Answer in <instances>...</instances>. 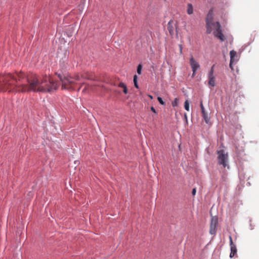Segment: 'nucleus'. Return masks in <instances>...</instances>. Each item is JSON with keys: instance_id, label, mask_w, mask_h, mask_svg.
Returning <instances> with one entry per match:
<instances>
[{"instance_id": "nucleus-1", "label": "nucleus", "mask_w": 259, "mask_h": 259, "mask_svg": "<svg viewBox=\"0 0 259 259\" xmlns=\"http://www.w3.org/2000/svg\"><path fill=\"white\" fill-rule=\"evenodd\" d=\"M3 83L1 91L8 89L18 92H50L56 90L58 85L50 76L34 75L26 77L22 72L12 74L10 73L3 76Z\"/></svg>"}, {"instance_id": "nucleus-2", "label": "nucleus", "mask_w": 259, "mask_h": 259, "mask_svg": "<svg viewBox=\"0 0 259 259\" xmlns=\"http://www.w3.org/2000/svg\"><path fill=\"white\" fill-rule=\"evenodd\" d=\"M56 74L61 82L62 89L64 90H74V85L76 84V81H79L81 79L95 80L93 75L88 72H82L80 74L76 73L73 76H71L69 74L60 73H57Z\"/></svg>"}, {"instance_id": "nucleus-3", "label": "nucleus", "mask_w": 259, "mask_h": 259, "mask_svg": "<svg viewBox=\"0 0 259 259\" xmlns=\"http://www.w3.org/2000/svg\"><path fill=\"white\" fill-rule=\"evenodd\" d=\"M205 22L206 33L210 34L213 30V34L215 37L221 41H224L225 37L222 33L221 24L218 21H214L212 10H209L207 14Z\"/></svg>"}, {"instance_id": "nucleus-4", "label": "nucleus", "mask_w": 259, "mask_h": 259, "mask_svg": "<svg viewBox=\"0 0 259 259\" xmlns=\"http://www.w3.org/2000/svg\"><path fill=\"white\" fill-rule=\"evenodd\" d=\"M218 163L220 165H222L224 168L229 166L228 162V155L225 152V150L222 149L217 152Z\"/></svg>"}, {"instance_id": "nucleus-5", "label": "nucleus", "mask_w": 259, "mask_h": 259, "mask_svg": "<svg viewBox=\"0 0 259 259\" xmlns=\"http://www.w3.org/2000/svg\"><path fill=\"white\" fill-rule=\"evenodd\" d=\"M218 224V219L217 216L211 217V222L210 225L209 232L211 234L214 235L215 234L217 229V225Z\"/></svg>"}, {"instance_id": "nucleus-6", "label": "nucleus", "mask_w": 259, "mask_h": 259, "mask_svg": "<svg viewBox=\"0 0 259 259\" xmlns=\"http://www.w3.org/2000/svg\"><path fill=\"white\" fill-rule=\"evenodd\" d=\"M190 64L193 71L192 76L193 77L196 75L197 70L200 68V65L199 63L195 60L193 56H191L190 59Z\"/></svg>"}, {"instance_id": "nucleus-7", "label": "nucleus", "mask_w": 259, "mask_h": 259, "mask_svg": "<svg viewBox=\"0 0 259 259\" xmlns=\"http://www.w3.org/2000/svg\"><path fill=\"white\" fill-rule=\"evenodd\" d=\"M230 62L229 66L230 68L233 70L234 69L233 64L234 63H236L237 61V56L236 52L234 50L231 51L230 52Z\"/></svg>"}, {"instance_id": "nucleus-8", "label": "nucleus", "mask_w": 259, "mask_h": 259, "mask_svg": "<svg viewBox=\"0 0 259 259\" xmlns=\"http://www.w3.org/2000/svg\"><path fill=\"white\" fill-rule=\"evenodd\" d=\"M230 245L231 246V252L230 254V257L232 258L237 253V248L236 245L233 243L232 237L229 236Z\"/></svg>"}, {"instance_id": "nucleus-9", "label": "nucleus", "mask_w": 259, "mask_h": 259, "mask_svg": "<svg viewBox=\"0 0 259 259\" xmlns=\"http://www.w3.org/2000/svg\"><path fill=\"white\" fill-rule=\"evenodd\" d=\"M200 108L202 114V116L205 122L207 124L209 123L210 122V118L205 111L204 107L202 103V101H201L200 102Z\"/></svg>"}, {"instance_id": "nucleus-10", "label": "nucleus", "mask_w": 259, "mask_h": 259, "mask_svg": "<svg viewBox=\"0 0 259 259\" xmlns=\"http://www.w3.org/2000/svg\"><path fill=\"white\" fill-rule=\"evenodd\" d=\"M208 84L209 87H214L216 84L215 77L214 74L208 75Z\"/></svg>"}, {"instance_id": "nucleus-11", "label": "nucleus", "mask_w": 259, "mask_h": 259, "mask_svg": "<svg viewBox=\"0 0 259 259\" xmlns=\"http://www.w3.org/2000/svg\"><path fill=\"white\" fill-rule=\"evenodd\" d=\"M172 24L173 21L172 20H170L167 24V29L170 35H173L174 34V28Z\"/></svg>"}, {"instance_id": "nucleus-12", "label": "nucleus", "mask_w": 259, "mask_h": 259, "mask_svg": "<svg viewBox=\"0 0 259 259\" xmlns=\"http://www.w3.org/2000/svg\"><path fill=\"white\" fill-rule=\"evenodd\" d=\"M118 87L123 89V92L124 94H126L128 93L126 85L123 82H120L118 85Z\"/></svg>"}, {"instance_id": "nucleus-13", "label": "nucleus", "mask_w": 259, "mask_h": 259, "mask_svg": "<svg viewBox=\"0 0 259 259\" xmlns=\"http://www.w3.org/2000/svg\"><path fill=\"white\" fill-rule=\"evenodd\" d=\"M187 12L189 15H191L193 13V8L192 4H188L187 5Z\"/></svg>"}, {"instance_id": "nucleus-14", "label": "nucleus", "mask_w": 259, "mask_h": 259, "mask_svg": "<svg viewBox=\"0 0 259 259\" xmlns=\"http://www.w3.org/2000/svg\"><path fill=\"white\" fill-rule=\"evenodd\" d=\"M91 90H92V85H90L89 84L86 83L84 89L82 90V92H85Z\"/></svg>"}, {"instance_id": "nucleus-15", "label": "nucleus", "mask_w": 259, "mask_h": 259, "mask_svg": "<svg viewBox=\"0 0 259 259\" xmlns=\"http://www.w3.org/2000/svg\"><path fill=\"white\" fill-rule=\"evenodd\" d=\"M184 108L186 110L189 111L190 110V104L188 100H186L184 103Z\"/></svg>"}, {"instance_id": "nucleus-16", "label": "nucleus", "mask_w": 259, "mask_h": 259, "mask_svg": "<svg viewBox=\"0 0 259 259\" xmlns=\"http://www.w3.org/2000/svg\"><path fill=\"white\" fill-rule=\"evenodd\" d=\"M134 82L135 87L136 88L138 89L139 88V86H138V84L137 76V75H135L134 76Z\"/></svg>"}, {"instance_id": "nucleus-17", "label": "nucleus", "mask_w": 259, "mask_h": 259, "mask_svg": "<svg viewBox=\"0 0 259 259\" xmlns=\"http://www.w3.org/2000/svg\"><path fill=\"white\" fill-rule=\"evenodd\" d=\"M179 103V99L176 98L175 99L174 101L172 102V106L173 107H176L178 106Z\"/></svg>"}, {"instance_id": "nucleus-18", "label": "nucleus", "mask_w": 259, "mask_h": 259, "mask_svg": "<svg viewBox=\"0 0 259 259\" xmlns=\"http://www.w3.org/2000/svg\"><path fill=\"white\" fill-rule=\"evenodd\" d=\"M142 69V65L141 64H139L138 67H137V73L139 74H141Z\"/></svg>"}, {"instance_id": "nucleus-19", "label": "nucleus", "mask_w": 259, "mask_h": 259, "mask_svg": "<svg viewBox=\"0 0 259 259\" xmlns=\"http://www.w3.org/2000/svg\"><path fill=\"white\" fill-rule=\"evenodd\" d=\"M157 100L161 105H164L165 104V102L163 101L161 97H158L157 98Z\"/></svg>"}, {"instance_id": "nucleus-20", "label": "nucleus", "mask_w": 259, "mask_h": 259, "mask_svg": "<svg viewBox=\"0 0 259 259\" xmlns=\"http://www.w3.org/2000/svg\"><path fill=\"white\" fill-rule=\"evenodd\" d=\"M214 65H212V66L211 67L209 73H208V74H214Z\"/></svg>"}, {"instance_id": "nucleus-21", "label": "nucleus", "mask_w": 259, "mask_h": 259, "mask_svg": "<svg viewBox=\"0 0 259 259\" xmlns=\"http://www.w3.org/2000/svg\"><path fill=\"white\" fill-rule=\"evenodd\" d=\"M196 193V188H193L192 190V194L193 196L195 195Z\"/></svg>"}, {"instance_id": "nucleus-22", "label": "nucleus", "mask_w": 259, "mask_h": 259, "mask_svg": "<svg viewBox=\"0 0 259 259\" xmlns=\"http://www.w3.org/2000/svg\"><path fill=\"white\" fill-rule=\"evenodd\" d=\"M151 111H152L154 113H156V111L155 109H154V108L153 107H151Z\"/></svg>"}, {"instance_id": "nucleus-23", "label": "nucleus", "mask_w": 259, "mask_h": 259, "mask_svg": "<svg viewBox=\"0 0 259 259\" xmlns=\"http://www.w3.org/2000/svg\"><path fill=\"white\" fill-rule=\"evenodd\" d=\"M85 84L86 83H85L84 82H82V83H80V87H79V88L78 89V90H79L80 89V88L82 87V85H85Z\"/></svg>"}, {"instance_id": "nucleus-24", "label": "nucleus", "mask_w": 259, "mask_h": 259, "mask_svg": "<svg viewBox=\"0 0 259 259\" xmlns=\"http://www.w3.org/2000/svg\"><path fill=\"white\" fill-rule=\"evenodd\" d=\"M179 47H180V54H182V50H183L182 46L181 45H180Z\"/></svg>"}, {"instance_id": "nucleus-25", "label": "nucleus", "mask_w": 259, "mask_h": 259, "mask_svg": "<svg viewBox=\"0 0 259 259\" xmlns=\"http://www.w3.org/2000/svg\"><path fill=\"white\" fill-rule=\"evenodd\" d=\"M148 97H149L150 99H153V97H152L151 95H148Z\"/></svg>"}]
</instances>
